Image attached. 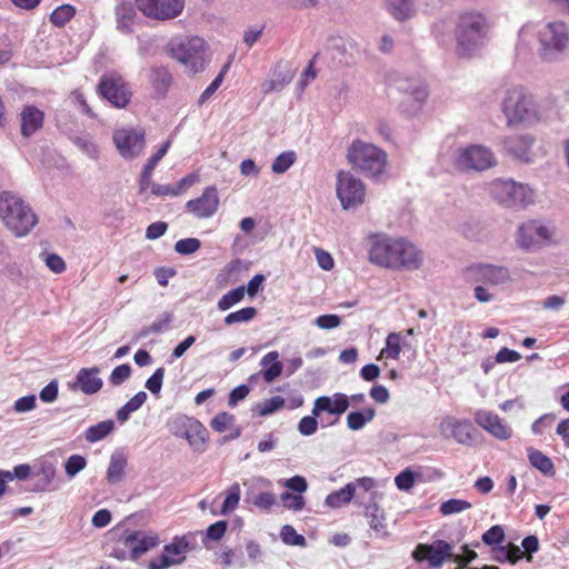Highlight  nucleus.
I'll return each mask as SVG.
<instances>
[{
	"instance_id": "423d86ee",
	"label": "nucleus",
	"mask_w": 569,
	"mask_h": 569,
	"mask_svg": "<svg viewBox=\"0 0 569 569\" xmlns=\"http://www.w3.org/2000/svg\"><path fill=\"white\" fill-rule=\"evenodd\" d=\"M347 159L357 171L377 178L383 173L388 156L377 146L357 139L348 147Z\"/></svg>"
},
{
	"instance_id": "7c9ffc66",
	"label": "nucleus",
	"mask_w": 569,
	"mask_h": 569,
	"mask_svg": "<svg viewBox=\"0 0 569 569\" xmlns=\"http://www.w3.org/2000/svg\"><path fill=\"white\" fill-rule=\"evenodd\" d=\"M127 463L128 460L123 451L116 450L110 457L106 476L107 481L111 485L120 482L123 479Z\"/></svg>"
},
{
	"instance_id": "473e14b6",
	"label": "nucleus",
	"mask_w": 569,
	"mask_h": 569,
	"mask_svg": "<svg viewBox=\"0 0 569 569\" xmlns=\"http://www.w3.org/2000/svg\"><path fill=\"white\" fill-rule=\"evenodd\" d=\"M389 13L398 21L412 18L416 13L415 0H387Z\"/></svg>"
},
{
	"instance_id": "3c124183",
	"label": "nucleus",
	"mask_w": 569,
	"mask_h": 569,
	"mask_svg": "<svg viewBox=\"0 0 569 569\" xmlns=\"http://www.w3.org/2000/svg\"><path fill=\"white\" fill-rule=\"evenodd\" d=\"M257 316V309L254 307H246L238 311L229 313L224 318V323L228 326L239 323V322H249Z\"/></svg>"
},
{
	"instance_id": "0e129e2a",
	"label": "nucleus",
	"mask_w": 569,
	"mask_h": 569,
	"mask_svg": "<svg viewBox=\"0 0 569 569\" xmlns=\"http://www.w3.org/2000/svg\"><path fill=\"white\" fill-rule=\"evenodd\" d=\"M317 417L318 416L312 415V416H306V417L301 418L298 423V431L302 436H307V437L316 433L317 429H318Z\"/></svg>"
},
{
	"instance_id": "bf43d9fd",
	"label": "nucleus",
	"mask_w": 569,
	"mask_h": 569,
	"mask_svg": "<svg viewBox=\"0 0 569 569\" xmlns=\"http://www.w3.org/2000/svg\"><path fill=\"white\" fill-rule=\"evenodd\" d=\"M186 557L173 558L162 553L157 559H152L148 563V569H166L171 566L180 565L184 561Z\"/></svg>"
},
{
	"instance_id": "ea45409f",
	"label": "nucleus",
	"mask_w": 569,
	"mask_h": 569,
	"mask_svg": "<svg viewBox=\"0 0 569 569\" xmlns=\"http://www.w3.org/2000/svg\"><path fill=\"white\" fill-rule=\"evenodd\" d=\"M533 143L535 138L530 134L512 137L506 141L508 149L515 152L518 157H523L527 154Z\"/></svg>"
},
{
	"instance_id": "e433bc0d",
	"label": "nucleus",
	"mask_w": 569,
	"mask_h": 569,
	"mask_svg": "<svg viewBox=\"0 0 569 569\" xmlns=\"http://www.w3.org/2000/svg\"><path fill=\"white\" fill-rule=\"evenodd\" d=\"M355 491L356 485L353 482H349L343 488L328 495L325 500V505L329 508H340L352 500Z\"/></svg>"
},
{
	"instance_id": "aec40b11",
	"label": "nucleus",
	"mask_w": 569,
	"mask_h": 569,
	"mask_svg": "<svg viewBox=\"0 0 569 569\" xmlns=\"http://www.w3.org/2000/svg\"><path fill=\"white\" fill-rule=\"evenodd\" d=\"M219 197L214 187H208L202 194L189 200L186 204L188 211L193 213L199 219L210 218L218 210Z\"/></svg>"
},
{
	"instance_id": "09e8293b",
	"label": "nucleus",
	"mask_w": 569,
	"mask_h": 569,
	"mask_svg": "<svg viewBox=\"0 0 569 569\" xmlns=\"http://www.w3.org/2000/svg\"><path fill=\"white\" fill-rule=\"evenodd\" d=\"M280 538L282 542L287 546H297V547H306L307 540L306 538L298 533L296 529L290 525L282 526L280 530Z\"/></svg>"
},
{
	"instance_id": "20e7f679",
	"label": "nucleus",
	"mask_w": 569,
	"mask_h": 569,
	"mask_svg": "<svg viewBox=\"0 0 569 569\" xmlns=\"http://www.w3.org/2000/svg\"><path fill=\"white\" fill-rule=\"evenodd\" d=\"M0 219L17 237L28 234L38 223L31 207L17 193L0 192Z\"/></svg>"
},
{
	"instance_id": "7ed1b4c3",
	"label": "nucleus",
	"mask_w": 569,
	"mask_h": 569,
	"mask_svg": "<svg viewBox=\"0 0 569 569\" xmlns=\"http://www.w3.org/2000/svg\"><path fill=\"white\" fill-rule=\"evenodd\" d=\"M488 29L487 19L481 12L467 11L460 14L455 31L458 56L473 57L483 46Z\"/></svg>"
},
{
	"instance_id": "b1692460",
	"label": "nucleus",
	"mask_w": 569,
	"mask_h": 569,
	"mask_svg": "<svg viewBox=\"0 0 569 569\" xmlns=\"http://www.w3.org/2000/svg\"><path fill=\"white\" fill-rule=\"evenodd\" d=\"M19 121L21 136L28 139L42 129L44 112L33 104H26L19 113Z\"/></svg>"
},
{
	"instance_id": "5701e85b",
	"label": "nucleus",
	"mask_w": 569,
	"mask_h": 569,
	"mask_svg": "<svg viewBox=\"0 0 569 569\" xmlns=\"http://www.w3.org/2000/svg\"><path fill=\"white\" fill-rule=\"evenodd\" d=\"M475 421L478 426L500 440H507L512 435L511 428L503 423L498 415L491 411L478 410L475 415Z\"/></svg>"
},
{
	"instance_id": "cd10ccee",
	"label": "nucleus",
	"mask_w": 569,
	"mask_h": 569,
	"mask_svg": "<svg viewBox=\"0 0 569 569\" xmlns=\"http://www.w3.org/2000/svg\"><path fill=\"white\" fill-rule=\"evenodd\" d=\"M171 141L167 140L162 143V146L158 149V151L151 156L147 163L143 167V170L141 172L140 177V190L144 191L149 188L151 183V177L154 168L159 163V161L167 154L169 148H170Z\"/></svg>"
},
{
	"instance_id": "79ce46f5",
	"label": "nucleus",
	"mask_w": 569,
	"mask_h": 569,
	"mask_svg": "<svg viewBox=\"0 0 569 569\" xmlns=\"http://www.w3.org/2000/svg\"><path fill=\"white\" fill-rule=\"evenodd\" d=\"M401 333L391 332L386 338V347L381 350L379 358L397 360L401 352Z\"/></svg>"
},
{
	"instance_id": "a19ab883",
	"label": "nucleus",
	"mask_w": 569,
	"mask_h": 569,
	"mask_svg": "<svg viewBox=\"0 0 569 569\" xmlns=\"http://www.w3.org/2000/svg\"><path fill=\"white\" fill-rule=\"evenodd\" d=\"M73 144L90 159L99 158V147L94 143L92 137L88 133L74 136L72 139Z\"/></svg>"
},
{
	"instance_id": "c756f323",
	"label": "nucleus",
	"mask_w": 569,
	"mask_h": 569,
	"mask_svg": "<svg viewBox=\"0 0 569 569\" xmlns=\"http://www.w3.org/2000/svg\"><path fill=\"white\" fill-rule=\"evenodd\" d=\"M260 366L263 368L262 378L266 382L271 383L278 377L281 376L283 365L279 361V353L277 351H270L262 357Z\"/></svg>"
},
{
	"instance_id": "c85d7f7f",
	"label": "nucleus",
	"mask_w": 569,
	"mask_h": 569,
	"mask_svg": "<svg viewBox=\"0 0 569 569\" xmlns=\"http://www.w3.org/2000/svg\"><path fill=\"white\" fill-rule=\"evenodd\" d=\"M365 516L369 521L370 528L378 537L386 538L389 535L387 531L385 511L376 502L369 503L366 507Z\"/></svg>"
},
{
	"instance_id": "a211bd4d",
	"label": "nucleus",
	"mask_w": 569,
	"mask_h": 569,
	"mask_svg": "<svg viewBox=\"0 0 569 569\" xmlns=\"http://www.w3.org/2000/svg\"><path fill=\"white\" fill-rule=\"evenodd\" d=\"M439 428L446 439L452 438L461 445H471L473 441L472 433L476 429L469 420H457L447 416L442 419Z\"/></svg>"
},
{
	"instance_id": "5fc2aeb1",
	"label": "nucleus",
	"mask_w": 569,
	"mask_h": 569,
	"mask_svg": "<svg viewBox=\"0 0 569 569\" xmlns=\"http://www.w3.org/2000/svg\"><path fill=\"white\" fill-rule=\"evenodd\" d=\"M87 466V459L80 455L70 456L64 462V471L69 478L76 477Z\"/></svg>"
},
{
	"instance_id": "f8f14e48",
	"label": "nucleus",
	"mask_w": 569,
	"mask_h": 569,
	"mask_svg": "<svg viewBox=\"0 0 569 569\" xmlns=\"http://www.w3.org/2000/svg\"><path fill=\"white\" fill-rule=\"evenodd\" d=\"M98 92L116 108H124L132 96L129 84L117 72H107L101 76Z\"/></svg>"
},
{
	"instance_id": "4be33fe9",
	"label": "nucleus",
	"mask_w": 569,
	"mask_h": 569,
	"mask_svg": "<svg viewBox=\"0 0 569 569\" xmlns=\"http://www.w3.org/2000/svg\"><path fill=\"white\" fill-rule=\"evenodd\" d=\"M349 408V397L341 392H336L331 397H318L311 410L313 416H320L322 412H328L337 417L343 415Z\"/></svg>"
},
{
	"instance_id": "a18cd8bd",
	"label": "nucleus",
	"mask_w": 569,
	"mask_h": 569,
	"mask_svg": "<svg viewBox=\"0 0 569 569\" xmlns=\"http://www.w3.org/2000/svg\"><path fill=\"white\" fill-rule=\"evenodd\" d=\"M192 420H193V418H190L188 416L177 415L168 421L167 426H168L169 431L173 436H176L178 438H186L188 428L191 425Z\"/></svg>"
},
{
	"instance_id": "8fccbe9b",
	"label": "nucleus",
	"mask_w": 569,
	"mask_h": 569,
	"mask_svg": "<svg viewBox=\"0 0 569 569\" xmlns=\"http://www.w3.org/2000/svg\"><path fill=\"white\" fill-rule=\"evenodd\" d=\"M284 399L281 396H274L266 399L257 406L258 415L261 417L270 416L284 407Z\"/></svg>"
},
{
	"instance_id": "f704fd0d",
	"label": "nucleus",
	"mask_w": 569,
	"mask_h": 569,
	"mask_svg": "<svg viewBox=\"0 0 569 569\" xmlns=\"http://www.w3.org/2000/svg\"><path fill=\"white\" fill-rule=\"evenodd\" d=\"M528 460L530 465L539 470L545 476H553L555 475V465L552 460L542 453L540 450L535 449L532 447L527 449Z\"/></svg>"
},
{
	"instance_id": "a878e982",
	"label": "nucleus",
	"mask_w": 569,
	"mask_h": 569,
	"mask_svg": "<svg viewBox=\"0 0 569 569\" xmlns=\"http://www.w3.org/2000/svg\"><path fill=\"white\" fill-rule=\"evenodd\" d=\"M149 81L158 98H163L172 82L169 70L164 67H153L149 71Z\"/></svg>"
},
{
	"instance_id": "864d4df0",
	"label": "nucleus",
	"mask_w": 569,
	"mask_h": 569,
	"mask_svg": "<svg viewBox=\"0 0 569 569\" xmlns=\"http://www.w3.org/2000/svg\"><path fill=\"white\" fill-rule=\"evenodd\" d=\"M296 161V153L293 151H286L280 153L271 164V170L274 173L286 172Z\"/></svg>"
},
{
	"instance_id": "2eb2a0df",
	"label": "nucleus",
	"mask_w": 569,
	"mask_h": 569,
	"mask_svg": "<svg viewBox=\"0 0 569 569\" xmlns=\"http://www.w3.org/2000/svg\"><path fill=\"white\" fill-rule=\"evenodd\" d=\"M112 140L118 152L126 160L140 157L146 147L144 131L133 128L116 130Z\"/></svg>"
},
{
	"instance_id": "f3484780",
	"label": "nucleus",
	"mask_w": 569,
	"mask_h": 569,
	"mask_svg": "<svg viewBox=\"0 0 569 569\" xmlns=\"http://www.w3.org/2000/svg\"><path fill=\"white\" fill-rule=\"evenodd\" d=\"M468 277L476 282L500 286L511 280L507 267L489 263H475L467 268Z\"/></svg>"
},
{
	"instance_id": "774afa93",
	"label": "nucleus",
	"mask_w": 569,
	"mask_h": 569,
	"mask_svg": "<svg viewBox=\"0 0 569 569\" xmlns=\"http://www.w3.org/2000/svg\"><path fill=\"white\" fill-rule=\"evenodd\" d=\"M37 406V398L34 395H29L19 398L13 405V410L18 413L29 412Z\"/></svg>"
},
{
	"instance_id": "49530a36",
	"label": "nucleus",
	"mask_w": 569,
	"mask_h": 569,
	"mask_svg": "<svg viewBox=\"0 0 569 569\" xmlns=\"http://www.w3.org/2000/svg\"><path fill=\"white\" fill-rule=\"evenodd\" d=\"M227 496L223 500V503H222V507H221V510H220V513L226 516V515H229L230 512H232L237 506L239 505V501H240V493H241V490H240V485L238 482H234L232 483L228 489H227Z\"/></svg>"
},
{
	"instance_id": "c03bdc74",
	"label": "nucleus",
	"mask_w": 569,
	"mask_h": 569,
	"mask_svg": "<svg viewBox=\"0 0 569 569\" xmlns=\"http://www.w3.org/2000/svg\"><path fill=\"white\" fill-rule=\"evenodd\" d=\"M76 14V8L71 4H61L56 8L50 14V22L56 27H63Z\"/></svg>"
},
{
	"instance_id": "f257e3e1",
	"label": "nucleus",
	"mask_w": 569,
	"mask_h": 569,
	"mask_svg": "<svg viewBox=\"0 0 569 569\" xmlns=\"http://www.w3.org/2000/svg\"><path fill=\"white\" fill-rule=\"evenodd\" d=\"M423 258L419 248L401 238L377 237L369 250L370 262L395 270H418Z\"/></svg>"
},
{
	"instance_id": "dca6fc26",
	"label": "nucleus",
	"mask_w": 569,
	"mask_h": 569,
	"mask_svg": "<svg viewBox=\"0 0 569 569\" xmlns=\"http://www.w3.org/2000/svg\"><path fill=\"white\" fill-rule=\"evenodd\" d=\"M144 17L154 20H170L181 14L184 0H136Z\"/></svg>"
},
{
	"instance_id": "ddd939ff",
	"label": "nucleus",
	"mask_w": 569,
	"mask_h": 569,
	"mask_svg": "<svg viewBox=\"0 0 569 569\" xmlns=\"http://www.w3.org/2000/svg\"><path fill=\"white\" fill-rule=\"evenodd\" d=\"M455 161L457 167L472 171H483L496 164L492 151L481 144H470L458 149Z\"/></svg>"
},
{
	"instance_id": "69168bd1",
	"label": "nucleus",
	"mask_w": 569,
	"mask_h": 569,
	"mask_svg": "<svg viewBox=\"0 0 569 569\" xmlns=\"http://www.w3.org/2000/svg\"><path fill=\"white\" fill-rule=\"evenodd\" d=\"M228 522L226 520H219L210 525L206 530V538L212 541H219L226 533Z\"/></svg>"
},
{
	"instance_id": "72a5a7b5",
	"label": "nucleus",
	"mask_w": 569,
	"mask_h": 569,
	"mask_svg": "<svg viewBox=\"0 0 569 569\" xmlns=\"http://www.w3.org/2000/svg\"><path fill=\"white\" fill-rule=\"evenodd\" d=\"M208 431L203 427L201 422L193 419L191 425L188 428V432L186 438L189 445L193 448L194 451H203L206 441H207Z\"/></svg>"
},
{
	"instance_id": "13d9d810",
	"label": "nucleus",
	"mask_w": 569,
	"mask_h": 569,
	"mask_svg": "<svg viewBox=\"0 0 569 569\" xmlns=\"http://www.w3.org/2000/svg\"><path fill=\"white\" fill-rule=\"evenodd\" d=\"M201 247V242L197 238H184L180 239L174 243V250L179 254H192L198 251Z\"/></svg>"
},
{
	"instance_id": "412c9836",
	"label": "nucleus",
	"mask_w": 569,
	"mask_h": 569,
	"mask_svg": "<svg viewBox=\"0 0 569 569\" xmlns=\"http://www.w3.org/2000/svg\"><path fill=\"white\" fill-rule=\"evenodd\" d=\"M123 542L131 550V558L137 560L140 556L148 552L159 545V538L156 535L137 530L127 532Z\"/></svg>"
},
{
	"instance_id": "603ef678",
	"label": "nucleus",
	"mask_w": 569,
	"mask_h": 569,
	"mask_svg": "<svg viewBox=\"0 0 569 569\" xmlns=\"http://www.w3.org/2000/svg\"><path fill=\"white\" fill-rule=\"evenodd\" d=\"M506 538L503 528L500 525H495L482 533V542L487 546H499Z\"/></svg>"
},
{
	"instance_id": "0eeeda50",
	"label": "nucleus",
	"mask_w": 569,
	"mask_h": 569,
	"mask_svg": "<svg viewBox=\"0 0 569 569\" xmlns=\"http://www.w3.org/2000/svg\"><path fill=\"white\" fill-rule=\"evenodd\" d=\"M490 196L509 209L526 208L535 202V192L528 186L511 179H495L488 186Z\"/></svg>"
},
{
	"instance_id": "58836bf2",
	"label": "nucleus",
	"mask_w": 569,
	"mask_h": 569,
	"mask_svg": "<svg viewBox=\"0 0 569 569\" xmlns=\"http://www.w3.org/2000/svg\"><path fill=\"white\" fill-rule=\"evenodd\" d=\"M114 421L111 419L103 420L94 426L89 427L84 431V439L89 443H96L108 437L114 430Z\"/></svg>"
},
{
	"instance_id": "4468645a",
	"label": "nucleus",
	"mask_w": 569,
	"mask_h": 569,
	"mask_svg": "<svg viewBox=\"0 0 569 569\" xmlns=\"http://www.w3.org/2000/svg\"><path fill=\"white\" fill-rule=\"evenodd\" d=\"M365 196V186L360 179L345 171L337 174V197L345 210L362 204Z\"/></svg>"
},
{
	"instance_id": "e2e57ef3",
	"label": "nucleus",
	"mask_w": 569,
	"mask_h": 569,
	"mask_svg": "<svg viewBox=\"0 0 569 569\" xmlns=\"http://www.w3.org/2000/svg\"><path fill=\"white\" fill-rule=\"evenodd\" d=\"M416 481V475L410 469H405L396 478L395 483L399 490H410Z\"/></svg>"
},
{
	"instance_id": "bb28decb",
	"label": "nucleus",
	"mask_w": 569,
	"mask_h": 569,
	"mask_svg": "<svg viewBox=\"0 0 569 569\" xmlns=\"http://www.w3.org/2000/svg\"><path fill=\"white\" fill-rule=\"evenodd\" d=\"M117 28L122 33H131L138 19L136 7L131 2H121L116 7Z\"/></svg>"
},
{
	"instance_id": "37998d69",
	"label": "nucleus",
	"mask_w": 569,
	"mask_h": 569,
	"mask_svg": "<svg viewBox=\"0 0 569 569\" xmlns=\"http://www.w3.org/2000/svg\"><path fill=\"white\" fill-rule=\"evenodd\" d=\"M244 293H246L244 286H240L238 288L230 290L229 292H227L219 299V301L217 303L218 310H220V311L229 310L230 308H232L234 305H237L244 298Z\"/></svg>"
},
{
	"instance_id": "39448f33",
	"label": "nucleus",
	"mask_w": 569,
	"mask_h": 569,
	"mask_svg": "<svg viewBox=\"0 0 569 569\" xmlns=\"http://www.w3.org/2000/svg\"><path fill=\"white\" fill-rule=\"evenodd\" d=\"M507 126L533 124L540 120L539 107L533 96L523 87L508 88L501 101Z\"/></svg>"
},
{
	"instance_id": "6ab92c4d",
	"label": "nucleus",
	"mask_w": 569,
	"mask_h": 569,
	"mask_svg": "<svg viewBox=\"0 0 569 569\" xmlns=\"http://www.w3.org/2000/svg\"><path fill=\"white\" fill-rule=\"evenodd\" d=\"M100 368L93 366L91 368H81L69 388L72 391H81L83 395L92 396L98 393L103 386V380L99 377Z\"/></svg>"
},
{
	"instance_id": "6e6d98bb",
	"label": "nucleus",
	"mask_w": 569,
	"mask_h": 569,
	"mask_svg": "<svg viewBox=\"0 0 569 569\" xmlns=\"http://www.w3.org/2000/svg\"><path fill=\"white\" fill-rule=\"evenodd\" d=\"M132 369L129 363L117 366L109 376V383L113 387L121 386L131 376Z\"/></svg>"
},
{
	"instance_id": "393cba45",
	"label": "nucleus",
	"mask_w": 569,
	"mask_h": 569,
	"mask_svg": "<svg viewBox=\"0 0 569 569\" xmlns=\"http://www.w3.org/2000/svg\"><path fill=\"white\" fill-rule=\"evenodd\" d=\"M56 472V466L48 460H42L36 465L33 477L37 478V480L33 486V491L44 492L57 490L58 486L53 482Z\"/></svg>"
},
{
	"instance_id": "6e6552de",
	"label": "nucleus",
	"mask_w": 569,
	"mask_h": 569,
	"mask_svg": "<svg viewBox=\"0 0 569 569\" xmlns=\"http://www.w3.org/2000/svg\"><path fill=\"white\" fill-rule=\"evenodd\" d=\"M206 42L197 36L174 37L168 43V52L180 63L190 68L194 73L202 71L204 60Z\"/></svg>"
},
{
	"instance_id": "2f4dec72",
	"label": "nucleus",
	"mask_w": 569,
	"mask_h": 569,
	"mask_svg": "<svg viewBox=\"0 0 569 569\" xmlns=\"http://www.w3.org/2000/svg\"><path fill=\"white\" fill-rule=\"evenodd\" d=\"M522 557L523 552L520 549V547L516 546L512 542H509L506 546L499 545L492 548V559L500 563L509 562L511 565H515Z\"/></svg>"
},
{
	"instance_id": "de8ad7c7",
	"label": "nucleus",
	"mask_w": 569,
	"mask_h": 569,
	"mask_svg": "<svg viewBox=\"0 0 569 569\" xmlns=\"http://www.w3.org/2000/svg\"><path fill=\"white\" fill-rule=\"evenodd\" d=\"M190 550V543L184 537H174L173 540L163 547V553L169 557L180 558Z\"/></svg>"
},
{
	"instance_id": "338daca9",
	"label": "nucleus",
	"mask_w": 569,
	"mask_h": 569,
	"mask_svg": "<svg viewBox=\"0 0 569 569\" xmlns=\"http://www.w3.org/2000/svg\"><path fill=\"white\" fill-rule=\"evenodd\" d=\"M164 377V368H158L151 377L146 381V388L152 393L158 395L162 387V381Z\"/></svg>"
},
{
	"instance_id": "9b49d317",
	"label": "nucleus",
	"mask_w": 569,
	"mask_h": 569,
	"mask_svg": "<svg viewBox=\"0 0 569 569\" xmlns=\"http://www.w3.org/2000/svg\"><path fill=\"white\" fill-rule=\"evenodd\" d=\"M412 558L417 562L428 561L429 567L439 569L446 560L451 559L459 563L461 557L452 553V545L446 540H436L432 543H419L412 551Z\"/></svg>"
},
{
	"instance_id": "4c0bfd02",
	"label": "nucleus",
	"mask_w": 569,
	"mask_h": 569,
	"mask_svg": "<svg viewBox=\"0 0 569 569\" xmlns=\"http://www.w3.org/2000/svg\"><path fill=\"white\" fill-rule=\"evenodd\" d=\"M376 417V409L368 407L363 410L351 411L347 416V426L352 431L361 430L368 422Z\"/></svg>"
},
{
	"instance_id": "c9c22d12",
	"label": "nucleus",
	"mask_w": 569,
	"mask_h": 569,
	"mask_svg": "<svg viewBox=\"0 0 569 569\" xmlns=\"http://www.w3.org/2000/svg\"><path fill=\"white\" fill-rule=\"evenodd\" d=\"M173 320V315L170 312L161 313L151 325L143 327L139 332L134 336V341L147 338L152 333H162L170 327V323Z\"/></svg>"
},
{
	"instance_id": "4d7b16f0",
	"label": "nucleus",
	"mask_w": 569,
	"mask_h": 569,
	"mask_svg": "<svg viewBox=\"0 0 569 569\" xmlns=\"http://www.w3.org/2000/svg\"><path fill=\"white\" fill-rule=\"evenodd\" d=\"M471 508V503L461 499H449L441 503L440 512L445 516L458 513Z\"/></svg>"
},
{
	"instance_id": "f03ea898",
	"label": "nucleus",
	"mask_w": 569,
	"mask_h": 569,
	"mask_svg": "<svg viewBox=\"0 0 569 569\" xmlns=\"http://www.w3.org/2000/svg\"><path fill=\"white\" fill-rule=\"evenodd\" d=\"M389 87L398 97V108L407 117L418 116L429 97L428 86L420 78L395 72L389 76Z\"/></svg>"
},
{
	"instance_id": "9d476101",
	"label": "nucleus",
	"mask_w": 569,
	"mask_h": 569,
	"mask_svg": "<svg viewBox=\"0 0 569 569\" xmlns=\"http://www.w3.org/2000/svg\"><path fill=\"white\" fill-rule=\"evenodd\" d=\"M540 54L545 60H556L569 46V28L562 21L546 24L538 33Z\"/></svg>"
},
{
	"instance_id": "052dcab7",
	"label": "nucleus",
	"mask_w": 569,
	"mask_h": 569,
	"mask_svg": "<svg viewBox=\"0 0 569 569\" xmlns=\"http://www.w3.org/2000/svg\"><path fill=\"white\" fill-rule=\"evenodd\" d=\"M280 499L286 508L293 511L302 510L306 505L305 498L301 495H293L289 491L282 492Z\"/></svg>"
},
{
	"instance_id": "1a4fd4ad",
	"label": "nucleus",
	"mask_w": 569,
	"mask_h": 569,
	"mask_svg": "<svg viewBox=\"0 0 569 569\" xmlns=\"http://www.w3.org/2000/svg\"><path fill=\"white\" fill-rule=\"evenodd\" d=\"M555 234V226L539 220H528L518 227L516 243L525 251H538L542 247L550 244Z\"/></svg>"
},
{
	"instance_id": "680f3d73",
	"label": "nucleus",
	"mask_w": 569,
	"mask_h": 569,
	"mask_svg": "<svg viewBox=\"0 0 569 569\" xmlns=\"http://www.w3.org/2000/svg\"><path fill=\"white\" fill-rule=\"evenodd\" d=\"M234 416L228 412H220L211 420L210 427L217 432H223L234 422Z\"/></svg>"
}]
</instances>
